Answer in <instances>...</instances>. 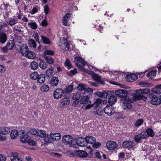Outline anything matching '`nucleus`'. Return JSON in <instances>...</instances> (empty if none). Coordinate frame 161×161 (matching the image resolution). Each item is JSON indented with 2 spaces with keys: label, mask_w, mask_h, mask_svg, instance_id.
<instances>
[{
  "label": "nucleus",
  "mask_w": 161,
  "mask_h": 161,
  "mask_svg": "<svg viewBox=\"0 0 161 161\" xmlns=\"http://www.w3.org/2000/svg\"><path fill=\"white\" fill-rule=\"evenodd\" d=\"M157 71L156 69L152 70L149 71L147 74V76L149 79H152L154 78Z\"/></svg>",
  "instance_id": "29"
},
{
  "label": "nucleus",
  "mask_w": 161,
  "mask_h": 161,
  "mask_svg": "<svg viewBox=\"0 0 161 161\" xmlns=\"http://www.w3.org/2000/svg\"><path fill=\"white\" fill-rule=\"evenodd\" d=\"M29 13L31 15L34 14L40 11V8L38 5L34 6L32 9H29Z\"/></svg>",
  "instance_id": "24"
},
{
  "label": "nucleus",
  "mask_w": 161,
  "mask_h": 161,
  "mask_svg": "<svg viewBox=\"0 0 161 161\" xmlns=\"http://www.w3.org/2000/svg\"><path fill=\"white\" fill-rule=\"evenodd\" d=\"M152 91L155 94H159L161 93V84L153 88Z\"/></svg>",
  "instance_id": "33"
},
{
  "label": "nucleus",
  "mask_w": 161,
  "mask_h": 161,
  "mask_svg": "<svg viewBox=\"0 0 161 161\" xmlns=\"http://www.w3.org/2000/svg\"><path fill=\"white\" fill-rule=\"evenodd\" d=\"M92 77L93 80L100 84H103L104 82L103 81L101 80V77L97 74L94 73L92 76Z\"/></svg>",
  "instance_id": "19"
},
{
  "label": "nucleus",
  "mask_w": 161,
  "mask_h": 161,
  "mask_svg": "<svg viewBox=\"0 0 161 161\" xmlns=\"http://www.w3.org/2000/svg\"><path fill=\"white\" fill-rule=\"evenodd\" d=\"M81 97L80 93L77 92L74 94L72 97L73 99L77 101L76 102H75L76 105L78 104L79 103V100Z\"/></svg>",
  "instance_id": "36"
},
{
  "label": "nucleus",
  "mask_w": 161,
  "mask_h": 161,
  "mask_svg": "<svg viewBox=\"0 0 161 161\" xmlns=\"http://www.w3.org/2000/svg\"><path fill=\"white\" fill-rule=\"evenodd\" d=\"M25 161H34L33 158L31 156H27L25 157Z\"/></svg>",
  "instance_id": "64"
},
{
  "label": "nucleus",
  "mask_w": 161,
  "mask_h": 161,
  "mask_svg": "<svg viewBox=\"0 0 161 161\" xmlns=\"http://www.w3.org/2000/svg\"><path fill=\"white\" fill-rule=\"evenodd\" d=\"M44 58L49 64H51L54 63V59L51 57L47 55H44Z\"/></svg>",
  "instance_id": "32"
},
{
  "label": "nucleus",
  "mask_w": 161,
  "mask_h": 161,
  "mask_svg": "<svg viewBox=\"0 0 161 161\" xmlns=\"http://www.w3.org/2000/svg\"><path fill=\"white\" fill-rule=\"evenodd\" d=\"M77 145L80 147H85L87 146L85 138H80L76 141Z\"/></svg>",
  "instance_id": "13"
},
{
  "label": "nucleus",
  "mask_w": 161,
  "mask_h": 161,
  "mask_svg": "<svg viewBox=\"0 0 161 161\" xmlns=\"http://www.w3.org/2000/svg\"><path fill=\"white\" fill-rule=\"evenodd\" d=\"M146 133L147 136L151 137H153L155 134V133L154 130L150 128H148L146 130Z\"/></svg>",
  "instance_id": "35"
},
{
  "label": "nucleus",
  "mask_w": 161,
  "mask_h": 161,
  "mask_svg": "<svg viewBox=\"0 0 161 161\" xmlns=\"http://www.w3.org/2000/svg\"><path fill=\"white\" fill-rule=\"evenodd\" d=\"M20 52L22 55L25 56L28 51L29 50L28 47L26 44H22L20 47Z\"/></svg>",
  "instance_id": "12"
},
{
  "label": "nucleus",
  "mask_w": 161,
  "mask_h": 161,
  "mask_svg": "<svg viewBox=\"0 0 161 161\" xmlns=\"http://www.w3.org/2000/svg\"><path fill=\"white\" fill-rule=\"evenodd\" d=\"M112 92L111 91L104 92H103L102 97L108 99V98L111 95Z\"/></svg>",
  "instance_id": "44"
},
{
  "label": "nucleus",
  "mask_w": 161,
  "mask_h": 161,
  "mask_svg": "<svg viewBox=\"0 0 161 161\" xmlns=\"http://www.w3.org/2000/svg\"><path fill=\"white\" fill-rule=\"evenodd\" d=\"M102 102V101L100 98L97 99L95 102L92 104L93 107H95V108H97L99 105Z\"/></svg>",
  "instance_id": "43"
},
{
  "label": "nucleus",
  "mask_w": 161,
  "mask_h": 161,
  "mask_svg": "<svg viewBox=\"0 0 161 161\" xmlns=\"http://www.w3.org/2000/svg\"><path fill=\"white\" fill-rule=\"evenodd\" d=\"M75 62L76 66L79 68H81L86 65L85 61L80 57H76Z\"/></svg>",
  "instance_id": "6"
},
{
  "label": "nucleus",
  "mask_w": 161,
  "mask_h": 161,
  "mask_svg": "<svg viewBox=\"0 0 161 161\" xmlns=\"http://www.w3.org/2000/svg\"><path fill=\"white\" fill-rule=\"evenodd\" d=\"M94 113L96 115L101 116L103 113V111L101 108H95Z\"/></svg>",
  "instance_id": "37"
},
{
  "label": "nucleus",
  "mask_w": 161,
  "mask_h": 161,
  "mask_svg": "<svg viewBox=\"0 0 161 161\" xmlns=\"http://www.w3.org/2000/svg\"><path fill=\"white\" fill-rule=\"evenodd\" d=\"M63 142L65 144L70 145L72 144L73 139L72 136L69 135H65L63 138Z\"/></svg>",
  "instance_id": "10"
},
{
  "label": "nucleus",
  "mask_w": 161,
  "mask_h": 161,
  "mask_svg": "<svg viewBox=\"0 0 161 161\" xmlns=\"http://www.w3.org/2000/svg\"><path fill=\"white\" fill-rule=\"evenodd\" d=\"M40 67L42 69H45L47 68V64L44 62H41L39 64Z\"/></svg>",
  "instance_id": "58"
},
{
  "label": "nucleus",
  "mask_w": 161,
  "mask_h": 161,
  "mask_svg": "<svg viewBox=\"0 0 161 161\" xmlns=\"http://www.w3.org/2000/svg\"><path fill=\"white\" fill-rule=\"evenodd\" d=\"M61 42L62 45L61 46L62 47L61 48L64 51H66L69 49V44L68 40L65 38H63L61 40Z\"/></svg>",
  "instance_id": "8"
},
{
  "label": "nucleus",
  "mask_w": 161,
  "mask_h": 161,
  "mask_svg": "<svg viewBox=\"0 0 161 161\" xmlns=\"http://www.w3.org/2000/svg\"><path fill=\"white\" fill-rule=\"evenodd\" d=\"M44 10L46 15H47L49 12V8L47 5H46L44 6Z\"/></svg>",
  "instance_id": "62"
},
{
  "label": "nucleus",
  "mask_w": 161,
  "mask_h": 161,
  "mask_svg": "<svg viewBox=\"0 0 161 161\" xmlns=\"http://www.w3.org/2000/svg\"><path fill=\"white\" fill-rule=\"evenodd\" d=\"M30 66L32 69L36 70L38 68V64L36 62L33 61L31 63Z\"/></svg>",
  "instance_id": "42"
},
{
  "label": "nucleus",
  "mask_w": 161,
  "mask_h": 161,
  "mask_svg": "<svg viewBox=\"0 0 161 161\" xmlns=\"http://www.w3.org/2000/svg\"><path fill=\"white\" fill-rule=\"evenodd\" d=\"M64 66L65 67L69 69H70L72 67L71 62L69 59L68 58H67L65 61L64 64Z\"/></svg>",
  "instance_id": "41"
},
{
  "label": "nucleus",
  "mask_w": 161,
  "mask_h": 161,
  "mask_svg": "<svg viewBox=\"0 0 161 161\" xmlns=\"http://www.w3.org/2000/svg\"><path fill=\"white\" fill-rule=\"evenodd\" d=\"M44 55H53L54 54V52L52 50H47L44 51Z\"/></svg>",
  "instance_id": "55"
},
{
  "label": "nucleus",
  "mask_w": 161,
  "mask_h": 161,
  "mask_svg": "<svg viewBox=\"0 0 161 161\" xmlns=\"http://www.w3.org/2000/svg\"><path fill=\"white\" fill-rule=\"evenodd\" d=\"M18 133L17 130H12L10 134L11 138L12 139H14L16 138L18 135Z\"/></svg>",
  "instance_id": "40"
},
{
  "label": "nucleus",
  "mask_w": 161,
  "mask_h": 161,
  "mask_svg": "<svg viewBox=\"0 0 161 161\" xmlns=\"http://www.w3.org/2000/svg\"><path fill=\"white\" fill-rule=\"evenodd\" d=\"M39 75L36 72H34L30 75V78L33 80L37 79Z\"/></svg>",
  "instance_id": "52"
},
{
  "label": "nucleus",
  "mask_w": 161,
  "mask_h": 161,
  "mask_svg": "<svg viewBox=\"0 0 161 161\" xmlns=\"http://www.w3.org/2000/svg\"><path fill=\"white\" fill-rule=\"evenodd\" d=\"M150 90L149 88L140 89L136 90V99L137 100H142L146 101L147 97L143 95L144 94H148L150 93Z\"/></svg>",
  "instance_id": "1"
},
{
  "label": "nucleus",
  "mask_w": 161,
  "mask_h": 161,
  "mask_svg": "<svg viewBox=\"0 0 161 161\" xmlns=\"http://www.w3.org/2000/svg\"><path fill=\"white\" fill-rule=\"evenodd\" d=\"M137 78V75L134 74L128 75L125 77L126 80L128 82H133Z\"/></svg>",
  "instance_id": "20"
},
{
  "label": "nucleus",
  "mask_w": 161,
  "mask_h": 161,
  "mask_svg": "<svg viewBox=\"0 0 161 161\" xmlns=\"http://www.w3.org/2000/svg\"><path fill=\"white\" fill-rule=\"evenodd\" d=\"M40 89L42 91L46 92L49 90V88L48 86L47 85L44 84L42 86Z\"/></svg>",
  "instance_id": "54"
},
{
  "label": "nucleus",
  "mask_w": 161,
  "mask_h": 161,
  "mask_svg": "<svg viewBox=\"0 0 161 161\" xmlns=\"http://www.w3.org/2000/svg\"><path fill=\"white\" fill-rule=\"evenodd\" d=\"M7 40L6 34L3 32H0V42L4 43Z\"/></svg>",
  "instance_id": "26"
},
{
  "label": "nucleus",
  "mask_w": 161,
  "mask_h": 161,
  "mask_svg": "<svg viewBox=\"0 0 161 161\" xmlns=\"http://www.w3.org/2000/svg\"><path fill=\"white\" fill-rule=\"evenodd\" d=\"M54 97L56 99H58L62 97L64 94V90L60 88L56 89L53 93Z\"/></svg>",
  "instance_id": "3"
},
{
  "label": "nucleus",
  "mask_w": 161,
  "mask_h": 161,
  "mask_svg": "<svg viewBox=\"0 0 161 161\" xmlns=\"http://www.w3.org/2000/svg\"><path fill=\"white\" fill-rule=\"evenodd\" d=\"M134 139L136 142L138 143L140 142L142 138L140 134H138L135 136Z\"/></svg>",
  "instance_id": "53"
},
{
  "label": "nucleus",
  "mask_w": 161,
  "mask_h": 161,
  "mask_svg": "<svg viewBox=\"0 0 161 161\" xmlns=\"http://www.w3.org/2000/svg\"><path fill=\"white\" fill-rule=\"evenodd\" d=\"M26 133L32 135H36L37 134V131L35 128L30 129L28 130Z\"/></svg>",
  "instance_id": "48"
},
{
  "label": "nucleus",
  "mask_w": 161,
  "mask_h": 161,
  "mask_svg": "<svg viewBox=\"0 0 161 161\" xmlns=\"http://www.w3.org/2000/svg\"><path fill=\"white\" fill-rule=\"evenodd\" d=\"M75 154L77 156L81 158H86L88 156V153L85 151L79 150L76 151Z\"/></svg>",
  "instance_id": "11"
},
{
  "label": "nucleus",
  "mask_w": 161,
  "mask_h": 161,
  "mask_svg": "<svg viewBox=\"0 0 161 161\" xmlns=\"http://www.w3.org/2000/svg\"><path fill=\"white\" fill-rule=\"evenodd\" d=\"M73 89V85H70L68 86L67 87L64 89V95H67L66 96H68V97H69V95L68 93L72 92Z\"/></svg>",
  "instance_id": "28"
},
{
  "label": "nucleus",
  "mask_w": 161,
  "mask_h": 161,
  "mask_svg": "<svg viewBox=\"0 0 161 161\" xmlns=\"http://www.w3.org/2000/svg\"><path fill=\"white\" fill-rule=\"evenodd\" d=\"M14 45V38L12 37L11 38V40L8 41L6 46L8 49V50H10L12 49L13 48Z\"/></svg>",
  "instance_id": "23"
},
{
  "label": "nucleus",
  "mask_w": 161,
  "mask_h": 161,
  "mask_svg": "<svg viewBox=\"0 0 161 161\" xmlns=\"http://www.w3.org/2000/svg\"><path fill=\"white\" fill-rule=\"evenodd\" d=\"M150 103L154 105H158L161 104V95L152 94L149 96Z\"/></svg>",
  "instance_id": "2"
},
{
  "label": "nucleus",
  "mask_w": 161,
  "mask_h": 161,
  "mask_svg": "<svg viewBox=\"0 0 161 161\" xmlns=\"http://www.w3.org/2000/svg\"><path fill=\"white\" fill-rule=\"evenodd\" d=\"M49 136L53 140L58 141L61 138L60 134L59 133L50 134Z\"/></svg>",
  "instance_id": "21"
},
{
  "label": "nucleus",
  "mask_w": 161,
  "mask_h": 161,
  "mask_svg": "<svg viewBox=\"0 0 161 161\" xmlns=\"http://www.w3.org/2000/svg\"><path fill=\"white\" fill-rule=\"evenodd\" d=\"M25 57L29 59H34L36 58V55L33 52L29 50Z\"/></svg>",
  "instance_id": "30"
},
{
  "label": "nucleus",
  "mask_w": 161,
  "mask_h": 161,
  "mask_svg": "<svg viewBox=\"0 0 161 161\" xmlns=\"http://www.w3.org/2000/svg\"><path fill=\"white\" fill-rule=\"evenodd\" d=\"M70 14L69 13L66 14L64 16L62 22L63 25L65 26H69V24L68 23V21L70 17Z\"/></svg>",
  "instance_id": "18"
},
{
  "label": "nucleus",
  "mask_w": 161,
  "mask_h": 161,
  "mask_svg": "<svg viewBox=\"0 0 161 161\" xmlns=\"http://www.w3.org/2000/svg\"><path fill=\"white\" fill-rule=\"evenodd\" d=\"M122 145L125 148L129 149L134 145V143L132 141H125L123 142Z\"/></svg>",
  "instance_id": "14"
},
{
  "label": "nucleus",
  "mask_w": 161,
  "mask_h": 161,
  "mask_svg": "<svg viewBox=\"0 0 161 161\" xmlns=\"http://www.w3.org/2000/svg\"><path fill=\"white\" fill-rule=\"evenodd\" d=\"M58 83V79L57 77H53L50 81V84L52 86H56Z\"/></svg>",
  "instance_id": "27"
},
{
  "label": "nucleus",
  "mask_w": 161,
  "mask_h": 161,
  "mask_svg": "<svg viewBox=\"0 0 161 161\" xmlns=\"http://www.w3.org/2000/svg\"><path fill=\"white\" fill-rule=\"evenodd\" d=\"M86 86L83 84H80L78 85L77 89L78 90L84 91Z\"/></svg>",
  "instance_id": "56"
},
{
  "label": "nucleus",
  "mask_w": 161,
  "mask_h": 161,
  "mask_svg": "<svg viewBox=\"0 0 161 161\" xmlns=\"http://www.w3.org/2000/svg\"><path fill=\"white\" fill-rule=\"evenodd\" d=\"M10 131V128L7 127L2 126L0 127V134L7 135Z\"/></svg>",
  "instance_id": "16"
},
{
  "label": "nucleus",
  "mask_w": 161,
  "mask_h": 161,
  "mask_svg": "<svg viewBox=\"0 0 161 161\" xmlns=\"http://www.w3.org/2000/svg\"><path fill=\"white\" fill-rule=\"evenodd\" d=\"M28 43L31 47L35 48L36 47V44L35 41L32 39H30L28 41Z\"/></svg>",
  "instance_id": "47"
},
{
  "label": "nucleus",
  "mask_w": 161,
  "mask_h": 161,
  "mask_svg": "<svg viewBox=\"0 0 161 161\" xmlns=\"http://www.w3.org/2000/svg\"><path fill=\"white\" fill-rule=\"evenodd\" d=\"M112 92L111 94V95L109 97L108 99V103L111 106L114 104L115 103L117 102V98L114 95L112 94Z\"/></svg>",
  "instance_id": "17"
},
{
  "label": "nucleus",
  "mask_w": 161,
  "mask_h": 161,
  "mask_svg": "<svg viewBox=\"0 0 161 161\" xmlns=\"http://www.w3.org/2000/svg\"><path fill=\"white\" fill-rule=\"evenodd\" d=\"M28 25L29 26H30L31 29L34 30H36L37 28V25L35 22H29Z\"/></svg>",
  "instance_id": "46"
},
{
  "label": "nucleus",
  "mask_w": 161,
  "mask_h": 161,
  "mask_svg": "<svg viewBox=\"0 0 161 161\" xmlns=\"http://www.w3.org/2000/svg\"><path fill=\"white\" fill-rule=\"evenodd\" d=\"M12 157L10 158L11 161H22L21 159L18 157V153H11Z\"/></svg>",
  "instance_id": "25"
},
{
  "label": "nucleus",
  "mask_w": 161,
  "mask_h": 161,
  "mask_svg": "<svg viewBox=\"0 0 161 161\" xmlns=\"http://www.w3.org/2000/svg\"><path fill=\"white\" fill-rule=\"evenodd\" d=\"M53 68L52 67L47 69L46 71V76L49 78L53 74Z\"/></svg>",
  "instance_id": "45"
},
{
  "label": "nucleus",
  "mask_w": 161,
  "mask_h": 161,
  "mask_svg": "<svg viewBox=\"0 0 161 161\" xmlns=\"http://www.w3.org/2000/svg\"><path fill=\"white\" fill-rule=\"evenodd\" d=\"M115 94L118 97H124L127 96L128 93L125 90L119 89L116 91Z\"/></svg>",
  "instance_id": "7"
},
{
  "label": "nucleus",
  "mask_w": 161,
  "mask_h": 161,
  "mask_svg": "<svg viewBox=\"0 0 161 161\" xmlns=\"http://www.w3.org/2000/svg\"><path fill=\"white\" fill-rule=\"evenodd\" d=\"M77 73V69H75L73 70H71L69 73V75L72 76Z\"/></svg>",
  "instance_id": "59"
},
{
  "label": "nucleus",
  "mask_w": 161,
  "mask_h": 161,
  "mask_svg": "<svg viewBox=\"0 0 161 161\" xmlns=\"http://www.w3.org/2000/svg\"><path fill=\"white\" fill-rule=\"evenodd\" d=\"M64 96L65 98L63 99L61 102V105L62 107H64V106H67L70 102V100L68 98L69 97L68 96L65 95H64Z\"/></svg>",
  "instance_id": "15"
},
{
  "label": "nucleus",
  "mask_w": 161,
  "mask_h": 161,
  "mask_svg": "<svg viewBox=\"0 0 161 161\" xmlns=\"http://www.w3.org/2000/svg\"><path fill=\"white\" fill-rule=\"evenodd\" d=\"M104 112L108 115L110 116L114 113V108L111 106H107L104 109Z\"/></svg>",
  "instance_id": "9"
},
{
  "label": "nucleus",
  "mask_w": 161,
  "mask_h": 161,
  "mask_svg": "<svg viewBox=\"0 0 161 161\" xmlns=\"http://www.w3.org/2000/svg\"><path fill=\"white\" fill-rule=\"evenodd\" d=\"M139 85L142 87H143L145 86H147L148 85V84L147 83L145 82L141 81L139 83Z\"/></svg>",
  "instance_id": "60"
},
{
  "label": "nucleus",
  "mask_w": 161,
  "mask_h": 161,
  "mask_svg": "<svg viewBox=\"0 0 161 161\" xmlns=\"http://www.w3.org/2000/svg\"><path fill=\"white\" fill-rule=\"evenodd\" d=\"M10 26H12L17 23V20L14 18H11L8 22H7Z\"/></svg>",
  "instance_id": "51"
},
{
  "label": "nucleus",
  "mask_w": 161,
  "mask_h": 161,
  "mask_svg": "<svg viewBox=\"0 0 161 161\" xmlns=\"http://www.w3.org/2000/svg\"><path fill=\"white\" fill-rule=\"evenodd\" d=\"M122 106L125 109H130L132 107V105L130 103L125 102L122 103Z\"/></svg>",
  "instance_id": "39"
},
{
  "label": "nucleus",
  "mask_w": 161,
  "mask_h": 161,
  "mask_svg": "<svg viewBox=\"0 0 161 161\" xmlns=\"http://www.w3.org/2000/svg\"><path fill=\"white\" fill-rule=\"evenodd\" d=\"M51 155L52 156H54L55 157H61L62 156V155L61 153H50Z\"/></svg>",
  "instance_id": "61"
},
{
  "label": "nucleus",
  "mask_w": 161,
  "mask_h": 161,
  "mask_svg": "<svg viewBox=\"0 0 161 161\" xmlns=\"http://www.w3.org/2000/svg\"><path fill=\"white\" fill-rule=\"evenodd\" d=\"M80 103L87 104L90 103V101H89V98L88 96H85L83 97L80 99Z\"/></svg>",
  "instance_id": "31"
},
{
  "label": "nucleus",
  "mask_w": 161,
  "mask_h": 161,
  "mask_svg": "<svg viewBox=\"0 0 161 161\" xmlns=\"http://www.w3.org/2000/svg\"><path fill=\"white\" fill-rule=\"evenodd\" d=\"M37 82L41 84L43 83L45 80V76L44 74H41L38 75L37 79Z\"/></svg>",
  "instance_id": "34"
},
{
  "label": "nucleus",
  "mask_w": 161,
  "mask_h": 161,
  "mask_svg": "<svg viewBox=\"0 0 161 161\" xmlns=\"http://www.w3.org/2000/svg\"><path fill=\"white\" fill-rule=\"evenodd\" d=\"M20 132L22 133L20 137V140L21 142L23 143H27L29 142V141L31 139L30 137L29 136L25 130H21Z\"/></svg>",
  "instance_id": "4"
},
{
  "label": "nucleus",
  "mask_w": 161,
  "mask_h": 161,
  "mask_svg": "<svg viewBox=\"0 0 161 161\" xmlns=\"http://www.w3.org/2000/svg\"><path fill=\"white\" fill-rule=\"evenodd\" d=\"M41 40L42 42L45 44H49L51 43V42L50 40L47 37L43 35L41 36Z\"/></svg>",
  "instance_id": "38"
},
{
  "label": "nucleus",
  "mask_w": 161,
  "mask_h": 161,
  "mask_svg": "<svg viewBox=\"0 0 161 161\" xmlns=\"http://www.w3.org/2000/svg\"><path fill=\"white\" fill-rule=\"evenodd\" d=\"M143 122L144 121L142 119H139L136 121L134 124V126L135 127H139L142 124Z\"/></svg>",
  "instance_id": "49"
},
{
  "label": "nucleus",
  "mask_w": 161,
  "mask_h": 161,
  "mask_svg": "<svg viewBox=\"0 0 161 161\" xmlns=\"http://www.w3.org/2000/svg\"><path fill=\"white\" fill-rule=\"evenodd\" d=\"M86 142L87 145L88 143L92 144L96 141V138L93 136H88L85 137Z\"/></svg>",
  "instance_id": "22"
},
{
  "label": "nucleus",
  "mask_w": 161,
  "mask_h": 161,
  "mask_svg": "<svg viewBox=\"0 0 161 161\" xmlns=\"http://www.w3.org/2000/svg\"><path fill=\"white\" fill-rule=\"evenodd\" d=\"M84 91V93L85 94L86 93L91 94L92 93L93 90L91 88L86 87Z\"/></svg>",
  "instance_id": "57"
},
{
  "label": "nucleus",
  "mask_w": 161,
  "mask_h": 161,
  "mask_svg": "<svg viewBox=\"0 0 161 161\" xmlns=\"http://www.w3.org/2000/svg\"><path fill=\"white\" fill-rule=\"evenodd\" d=\"M36 135L41 137H43L44 136H46V133L43 130H38L37 131V133Z\"/></svg>",
  "instance_id": "50"
},
{
  "label": "nucleus",
  "mask_w": 161,
  "mask_h": 161,
  "mask_svg": "<svg viewBox=\"0 0 161 161\" xmlns=\"http://www.w3.org/2000/svg\"><path fill=\"white\" fill-rule=\"evenodd\" d=\"M107 148L109 150H112L115 149L118 147V144L116 142L110 141L108 142L106 144Z\"/></svg>",
  "instance_id": "5"
},
{
  "label": "nucleus",
  "mask_w": 161,
  "mask_h": 161,
  "mask_svg": "<svg viewBox=\"0 0 161 161\" xmlns=\"http://www.w3.org/2000/svg\"><path fill=\"white\" fill-rule=\"evenodd\" d=\"M101 144L99 142H95L92 144V147L94 148H97L99 147Z\"/></svg>",
  "instance_id": "63"
}]
</instances>
